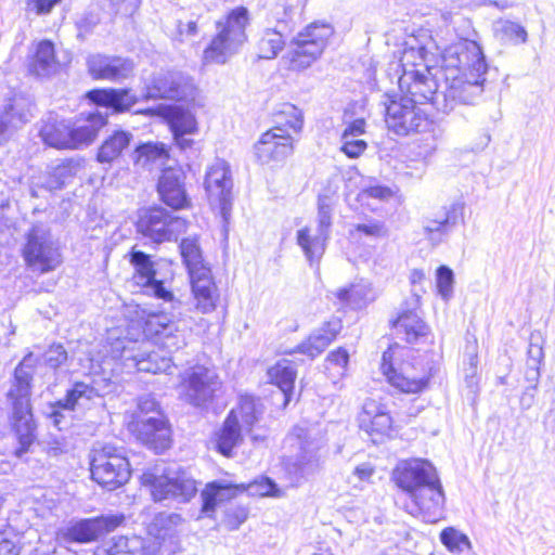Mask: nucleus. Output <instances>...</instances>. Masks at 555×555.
<instances>
[{
    "instance_id": "nucleus-24",
    "label": "nucleus",
    "mask_w": 555,
    "mask_h": 555,
    "mask_svg": "<svg viewBox=\"0 0 555 555\" xmlns=\"http://www.w3.org/2000/svg\"><path fill=\"white\" fill-rule=\"evenodd\" d=\"M138 438L156 453L170 448L171 428L163 413L152 416H140L134 424Z\"/></svg>"
},
{
    "instance_id": "nucleus-22",
    "label": "nucleus",
    "mask_w": 555,
    "mask_h": 555,
    "mask_svg": "<svg viewBox=\"0 0 555 555\" xmlns=\"http://www.w3.org/2000/svg\"><path fill=\"white\" fill-rule=\"evenodd\" d=\"M87 68L95 80L121 83L133 77L135 65L129 57L96 53L88 56Z\"/></svg>"
},
{
    "instance_id": "nucleus-55",
    "label": "nucleus",
    "mask_w": 555,
    "mask_h": 555,
    "mask_svg": "<svg viewBox=\"0 0 555 555\" xmlns=\"http://www.w3.org/2000/svg\"><path fill=\"white\" fill-rule=\"evenodd\" d=\"M454 273L448 266L441 264L436 270V286L442 299L449 300L453 294Z\"/></svg>"
},
{
    "instance_id": "nucleus-35",
    "label": "nucleus",
    "mask_w": 555,
    "mask_h": 555,
    "mask_svg": "<svg viewBox=\"0 0 555 555\" xmlns=\"http://www.w3.org/2000/svg\"><path fill=\"white\" fill-rule=\"evenodd\" d=\"M243 441L242 428L238 415L231 410L227 415L221 428L216 433L215 449L225 457L233 455V450Z\"/></svg>"
},
{
    "instance_id": "nucleus-25",
    "label": "nucleus",
    "mask_w": 555,
    "mask_h": 555,
    "mask_svg": "<svg viewBox=\"0 0 555 555\" xmlns=\"http://www.w3.org/2000/svg\"><path fill=\"white\" fill-rule=\"evenodd\" d=\"M115 388L109 379H93L91 384L74 382L66 390L64 398L57 400V404L65 406L68 413L78 408H87L94 398L104 397Z\"/></svg>"
},
{
    "instance_id": "nucleus-9",
    "label": "nucleus",
    "mask_w": 555,
    "mask_h": 555,
    "mask_svg": "<svg viewBox=\"0 0 555 555\" xmlns=\"http://www.w3.org/2000/svg\"><path fill=\"white\" fill-rule=\"evenodd\" d=\"M487 73L488 64L481 47L473 40H459L441 53L438 77Z\"/></svg>"
},
{
    "instance_id": "nucleus-12",
    "label": "nucleus",
    "mask_w": 555,
    "mask_h": 555,
    "mask_svg": "<svg viewBox=\"0 0 555 555\" xmlns=\"http://www.w3.org/2000/svg\"><path fill=\"white\" fill-rule=\"evenodd\" d=\"M126 520L122 513L102 514L100 516L70 520L56 532L57 540L64 544H88L98 541Z\"/></svg>"
},
{
    "instance_id": "nucleus-30",
    "label": "nucleus",
    "mask_w": 555,
    "mask_h": 555,
    "mask_svg": "<svg viewBox=\"0 0 555 555\" xmlns=\"http://www.w3.org/2000/svg\"><path fill=\"white\" fill-rule=\"evenodd\" d=\"M166 120L176 145L181 150L191 147L194 141L186 135L197 132L195 115L188 108L175 105L168 107Z\"/></svg>"
},
{
    "instance_id": "nucleus-56",
    "label": "nucleus",
    "mask_w": 555,
    "mask_h": 555,
    "mask_svg": "<svg viewBox=\"0 0 555 555\" xmlns=\"http://www.w3.org/2000/svg\"><path fill=\"white\" fill-rule=\"evenodd\" d=\"M245 492H248L250 495L278 496L280 489L273 479L263 476L245 485Z\"/></svg>"
},
{
    "instance_id": "nucleus-13",
    "label": "nucleus",
    "mask_w": 555,
    "mask_h": 555,
    "mask_svg": "<svg viewBox=\"0 0 555 555\" xmlns=\"http://www.w3.org/2000/svg\"><path fill=\"white\" fill-rule=\"evenodd\" d=\"M333 28L328 24L312 23L293 38L295 48L288 59L292 69L302 70L311 66L323 53Z\"/></svg>"
},
{
    "instance_id": "nucleus-52",
    "label": "nucleus",
    "mask_w": 555,
    "mask_h": 555,
    "mask_svg": "<svg viewBox=\"0 0 555 555\" xmlns=\"http://www.w3.org/2000/svg\"><path fill=\"white\" fill-rule=\"evenodd\" d=\"M182 521L183 518L180 514L162 512L155 515L151 527L156 531L157 537L165 538Z\"/></svg>"
},
{
    "instance_id": "nucleus-16",
    "label": "nucleus",
    "mask_w": 555,
    "mask_h": 555,
    "mask_svg": "<svg viewBox=\"0 0 555 555\" xmlns=\"http://www.w3.org/2000/svg\"><path fill=\"white\" fill-rule=\"evenodd\" d=\"M194 94L192 79L180 70L159 69L145 83V99L182 101Z\"/></svg>"
},
{
    "instance_id": "nucleus-58",
    "label": "nucleus",
    "mask_w": 555,
    "mask_h": 555,
    "mask_svg": "<svg viewBox=\"0 0 555 555\" xmlns=\"http://www.w3.org/2000/svg\"><path fill=\"white\" fill-rule=\"evenodd\" d=\"M66 412H68L67 409L59 405L56 400L49 403L43 413L46 417L51 421L54 427L59 430H63L69 426V420Z\"/></svg>"
},
{
    "instance_id": "nucleus-23",
    "label": "nucleus",
    "mask_w": 555,
    "mask_h": 555,
    "mask_svg": "<svg viewBox=\"0 0 555 555\" xmlns=\"http://www.w3.org/2000/svg\"><path fill=\"white\" fill-rule=\"evenodd\" d=\"M285 129L272 127L261 134L255 143V155L259 163L283 162L293 154L294 140L291 134H284Z\"/></svg>"
},
{
    "instance_id": "nucleus-37",
    "label": "nucleus",
    "mask_w": 555,
    "mask_h": 555,
    "mask_svg": "<svg viewBox=\"0 0 555 555\" xmlns=\"http://www.w3.org/2000/svg\"><path fill=\"white\" fill-rule=\"evenodd\" d=\"M330 238L312 232L309 227H304L296 232L297 245L301 248L306 260L311 268H319L320 261L326 250Z\"/></svg>"
},
{
    "instance_id": "nucleus-28",
    "label": "nucleus",
    "mask_w": 555,
    "mask_h": 555,
    "mask_svg": "<svg viewBox=\"0 0 555 555\" xmlns=\"http://www.w3.org/2000/svg\"><path fill=\"white\" fill-rule=\"evenodd\" d=\"M343 330V321L339 317H332L328 321L324 322L322 326L315 330L307 340L297 345L296 348L288 353L299 352L310 359L320 356L328 345L334 341L337 335Z\"/></svg>"
},
{
    "instance_id": "nucleus-40",
    "label": "nucleus",
    "mask_w": 555,
    "mask_h": 555,
    "mask_svg": "<svg viewBox=\"0 0 555 555\" xmlns=\"http://www.w3.org/2000/svg\"><path fill=\"white\" fill-rule=\"evenodd\" d=\"M268 376L283 395V406L286 408L292 401L294 386L297 377L295 365L286 359L278 361L268 370Z\"/></svg>"
},
{
    "instance_id": "nucleus-6",
    "label": "nucleus",
    "mask_w": 555,
    "mask_h": 555,
    "mask_svg": "<svg viewBox=\"0 0 555 555\" xmlns=\"http://www.w3.org/2000/svg\"><path fill=\"white\" fill-rule=\"evenodd\" d=\"M142 483L151 488L152 496L156 502L172 500L178 503H186L197 493L195 479L177 464L164 467L162 475L144 472Z\"/></svg>"
},
{
    "instance_id": "nucleus-59",
    "label": "nucleus",
    "mask_w": 555,
    "mask_h": 555,
    "mask_svg": "<svg viewBox=\"0 0 555 555\" xmlns=\"http://www.w3.org/2000/svg\"><path fill=\"white\" fill-rule=\"evenodd\" d=\"M215 486L206 485L204 490L201 493L202 498V508L201 512L207 517H211L215 513L216 508L221 505L219 498L215 493Z\"/></svg>"
},
{
    "instance_id": "nucleus-10",
    "label": "nucleus",
    "mask_w": 555,
    "mask_h": 555,
    "mask_svg": "<svg viewBox=\"0 0 555 555\" xmlns=\"http://www.w3.org/2000/svg\"><path fill=\"white\" fill-rule=\"evenodd\" d=\"M90 473L92 479L108 491L124 486L131 476L128 459L109 444L94 450L90 461Z\"/></svg>"
},
{
    "instance_id": "nucleus-47",
    "label": "nucleus",
    "mask_w": 555,
    "mask_h": 555,
    "mask_svg": "<svg viewBox=\"0 0 555 555\" xmlns=\"http://www.w3.org/2000/svg\"><path fill=\"white\" fill-rule=\"evenodd\" d=\"M441 544L453 554H462L465 550L472 548L467 534L454 527H447L439 534Z\"/></svg>"
},
{
    "instance_id": "nucleus-50",
    "label": "nucleus",
    "mask_w": 555,
    "mask_h": 555,
    "mask_svg": "<svg viewBox=\"0 0 555 555\" xmlns=\"http://www.w3.org/2000/svg\"><path fill=\"white\" fill-rule=\"evenodd\" d=\"M80 160L73 158L64 159L53 168L51 172V181L55 184V188L62 189L69 179L74 178L80 171Z\"/></svg>"
},
{
    "instance_id": "nucleus-43",
    "label": "nucleus",
    "mask_w": 555,
    "mask_h": 555,
    "mask_svg": "<svg viewBox=\"0 0 555 555\" xmlns=\"http://www.w3.org/2000/svg\"><path fill=\"white\" fill-rule=\"evenodd\" d=\"M179 248L189 275L197 271L199 272V269L210 268L204 260L203 253L196 237L183 238Z\"/></svg>"
},
{
    "instance_id": "nucleus-15",
    "label": "nucleus",
    "mask_w": 555,
    "mask_h": 555,
    "mask_svg": "<svg viewBox=\"0 0 555 555\" xmlns=\"http://www.w3.org/2000/svg\"><path fill=\"white\" fill-rule=\"evenodd\" d=\"M204 188L210 206L218 209L223 222L228 223L233 203V180L227 162L217 159L209 167L205 175Z\"/></svg>"
},
{
    "instance_id": "nucleus-4",
    "label": "nucleus",
    "mask_w": 555,
    "mask_h": 555,
    "mask_svg": "<svg viewBox=\"0 0 555 555\" xmlns=\"http://www.w3.org/2000/svg\"><path fill=\"white\" fill-rule=\"evenodd\" d=\"M128 258L133 268L132 280L141 287L143 294L164 302L173 301L175 296L170 285L175 272L170 260L154 259L153 256L134 247L129 251Z\"/></svg>"
},
{
    "instance_id": "nucleus-27",
    "label": "nucleus",
    "mask_w": 555,
    "mask_h": 555,
    "mask_svg": "<svg viewBox=\"0 0 555 555\" xmlns=\"http://www.w3.org/2000/svg\"><path fill=\"white\" fill-rule=\"evenodd\" d=\"M382 371L388 383L403 393H420L429 383V376L411 373L409 365L402 366L400 371L396 370L391 363L389 350L385 351L382 356Z\"/></svg>"
},
{
    "instance_id": "nucleus-17",
    "label": "nucleus",
    "mask_w": 555,
    "mask_h": 555,
    "mask_svg": "<svg viewBox=\"0 0 555 555\" xmlns=\"http://www.w3.org/2000/svg\"><path fill=\"white\" fill-rule=\"evenodd\" d=\"M464 211L465 203L457 198L425 217L423 220L425 237L434 246L443 243L459 224L464 223Z\"/></svg>"
},
{
    "instance_id": "nucleus-41",
    "label": "nucleus",
    "mask_w": 555,
    "mask_h": 555,
    "mask_svg": "<svg viewBox=\"0 0 555 555\" xmlns=\"http://www.w3.org/2000/svg\"><path fill=\"white\" fill-rule=\"evenodd\" d=\"M133 140V134L128 130L117 129L108 134L100 145L96 160L101 164H111L118 159Z\"/></svg>"
},
{
    "instance_id": "nucleus-60",
    "label": "nucleus",
    "mask_w": 555,
    "mask_h": 555,
    "mask_svg": "<svg viewBox=\"0 0 555 555\" xmlns=\"http://www.w3.org/2000/svg\"><path fill=\"white\" fill-rule=\"evenodd\" d=\"M62 0H26V10L38 16L50 14Z\"/></svg>"
},
{
    "instance_id": "nucleus-38",
    "label": "nucleus",
    "mask_w": 555,
    "mask_h": 555,
    "mask_svg": "<svg viewBox=\"0 0 555 555\" xmlns=\"http://www.w3.org/2000/svg\"><path fill=\"white\" fill-rule=\"evenodd\" d=\"M69 122L52 113L39 122V137L51 147L66 149L68 145Z\"/></svg>"
},
{
    "instance_id": "nucleus-1",
    "label": "nucleus",
    "mask_w": 555,
    "mask_h": 555,
    "mask_svg": "<svg viewBox=\"0 0 555 555\" xmlns=\"http://www.w3.org/2000/svg\"><path fill=\"white\" fill-rule=\"evenodd\" d=\"M396 486L410 499V513L426 522L438 521L446 495L436 467L424 459L400 461L392 472Z\"/></svg>"
},
{
    "instance_id": "nucleus-36",
    "label": "nucleus",
    "mask_w": 555,
    "mask_h": 555,
    "mask_svg": "<svg viewBox=\"0 0 555 555\" xmlns=\"http://www.w3.org/2000/svg\"><path fill=\"white\" fill-rule=\"evenodd\" d=\"M107 122V117L100 112L89 114L83 124L69 126L68 145L66 149H80L91 144L102 127Z\"/></svg>"
},
{
    "instance_id": "nucleus-32",
    "label": "nucleus",
    "mask_w": 555,
    "mask_h": 555,
    "mask_svg": "<svg viewBox=\"0 0 555 555\" xmlns=\"http://www.w3.org/2000/svg\"><path fill=\"white\" fill-rule=\"evenodd\" d=\"M87 96L92 103L112 109L114 113L128 112L138 103V96L129 88L93 89L87 93Z\"/></svg>"
},
{
    "instance_id": "nucleus-61",
    "label": "nucleus",
    "mask_w": 555,
    "mask_h": 555,
    "mask_svg": "<svg viewBox=\"0 0 555 555\" xmlns=\"http://www.w3.org/2000/svg\"><path fill=\"white\" fill-rule=\"evenodd\" d=\"M366 147L367 143L362 139H357L356 137L341 140L340 151L345 153L349 158H357L363 154Z\"/></svg>"
},
{
    "instance_id": "nucleus-5",
    "label": "nucleus",
    "mask_w": 555,
    "mask_h": 555,
    "mask_svg": "<svg viewBox=\"0 0 555 555\" xmlns=\"http://www.w3.org/2000/svg\"><path fill=\"white\" fill-rule=\"evenodd\" d=\"M292 446L297 448L294 456L285 459L283 468L292 486H299L321 468V442L310 430L295 426L288 436Z\"/></svg>"
},
{
    "instance_id": "nucleus-33",
    "label": "nucleus",
    "mask_w": 555,
    "mask_h": 555,
    "mask_svg": "<svg viewBox=\"0 0 555 555\" xmlns=\"http://www.w3.org/2000/svg\"><path fill=\"white\" fill-rule=\"evenodd\" d=\"M396 335L408 344H417L426 338L429 328L414 309L402 310L391 322Z\"/></svg>"
},
{
    "instance_id": "nucleus-64",
    "label": "nucleus",
    "mask_w": 555,
    "mask_h": 555,
    "mask_svg": "<svg viewBox=\"0 0 555 555\" xmlns=\"http://www.w3.org/2000/svg\"><path fill=\"white\" fill-rule=\"evenodd\" d=\"M248 517L247 508L243 506L229 507L225 512L227 522L230 529H237Z\"/></svg>"
},
{
    "instance_id": "nucleus-19",
    "label": "nucleus",
    "mask_w": 555,
    "mask_h": 555,
    "mask_svg": "<svg viewBox=\"0 0 555 555\" xmlns=\"http://www.w3.org/2000/svg\"><path fill=\"white\" fill-rule=\"evenodd\" d=\"M417 51L422 60L426 62V48L421 46ZM425 68L426 73L412 70L404 74V77L409 76L412 81L408 88L410 95L403 98L415 99V105L430 103L437 108L436 101H438L440 95H444L443 81L441 77H438V68L433 73L427 63H425Z\"/></svg>"
},
{
    "instance_id": "nucleus-31",
    "label": "nucleus",
    "mask_w": 555,
    "mask_h": 555,
    "mask_svg": "<svg viewBox=\"0 0 555 555\" xmlns=\"http://www.w3.org/2000/svg\"><path fill=\"white\" fill-rule=\"evenodd\" d=\"M120 357L125 360L127 367L135 369L140 372L172 374L171 370L176 366L172 358L162 356L155 350L133 353L124 347Z\"/></svg>"
},
{
    "instance_id": "nucleus-34",
    "label": "nucleus",
    "mask_w": 555,
    "mask_h": 555,
    "mask_svg": "<svg viewBox=\"0 0 555 555\" xmlns=\"http://www.w3.org/2000/svg\"><path fill=\"white\" fill-rule=\"evenodd\" d=\"M360 428L365 430L375 441L374 436L388 435L392 427V418L384 405L375 401L365 402L359 418Z\"/></svg>"
},
{
    "instance_id": "nucleus-39",
    "label": "nucleus",
    "mask_w": 555,
    "mask_h": 555,
    "mask_svg": "<svg viewBox=\"0 0 555 555\" xmlns=\"http://www.w3.org/2000/svg\"><path fill=\"white\" fill-rule=\"evenodd\" d=\"M287 24L278 21L275 27L264 28L259 34L257 42L258 57L262 60H273L285 47V31Z\"/></svg>"
},
{
    "instance_id": "nucleus-63",
    "label": "nucleus",
    "mask_w": 555,
    "mask_h": 555,
    "mask_svg": "<svg viewBox=\"0 0 555 555\" xmlns=\"http://www.w3.org/2000/svg\"><path fill=\"white\" fill-rule=\"evenodd\" d=\"M138 418L140 416H152L162 413L159 403L151 395H144L138 401Z\"/></svg>"
},
{
    "instance_id": "nucleus-29",
    "label": "nucleus",
    "mask_w": 555,
    "mask_h": 555,
    "mask_svg": "<svg viewBox=\"0 0 555 555\" xmlns=\"http://www.w3.org/2000/svg\"><path fill=\"white\" fill-rule=\"evenodd\" d=\"M189 278L196 309L202 313L212 312L219 300V292L211 269H199V272H194Z\"/></svg>"
},
{
    "instance_id": "nucleus-48",
    "label": "nucleus",
    "mask_w": 555,
    "mask_h": 555,
    "mask_svg": "<svg viewBox=\"0 0 555 555\" xmlns=\"http://www.w3.org/2000/svg\"><path fill=\"white\" fill-rule=\"evenodd\" d=\"M370 291L365 286L351 285L338 289L336 297L343 306L357 310L363 308L371 300L367 297Z\"/></svg>"
},
{
    "instance_id": "nucleus-53",
    "label": "nucleus",
    "mask_w": 555,
    "mask_h": 555,
    "mask_svg": "<svg viewBox=\"0 0 555 555\" xmlns=\"http://www.w3.org/2000/svg\"><path fill=\"white\" fill-rule=\"evenodd\" d=\"M327 197H319L318 199V215H317V233H320L327 238H331L333 214L332 207L327 203Z\"/></svg>"
},
{
    "instance_id": "nucleus-26",
    "label": "nucleus",
    "mask_w": 555,
    "mask_h": 555,
    "mask_svg": "<svg viewBox=\"0 0 555 555\" xmlns=\"http://www.w3.org/2000/svg\"><path fill=\"white\" fill-rule=\"evenodd\" d=\"M157 192L162 202L175 210L185 209L191 205L185 189V175L179 168L163 170L157 182Z\"/></svg>"
},
{
    "instance_id": "nucleus-44",
    "label": "nucleus",
    "mask_w": 555,
    "mask_h": 555,
    "mask_svg": "<svg viewBox=\"0 0 555 555\" xmlns=\"http://www.w3.org/2000/svg\"><path fill=\"white\" fill-rule=\"evenodd\" d=\"M304 125L302 114L293 104H283L282 109L274 115V126L285 129L284 134L300 132Z\"/></svg>"
},
{
    "instance_id": "nucleus-3",
    "label": "nucleus",
    "mask_w": 555,
    "mask_h": 555,
    "mask_svg": "<svg viewBox=\"0 0 555 555\" xmlns=\"http://www.w3.org/2000/svg\"><path fill=\"white\" fill-rule=\"evenodd\" d=\"M249 11L241 5L232 9L223 20L216 22L217 34L203 52L204 64H225L247 41L246 27Z\"/></svg>"
},
{
    "instance_id": "nucleus-7",
    "label": "nucleus",
    "mask_w": 555,
    "mask_h": 555,
    "mask_svg": "<svg viewBox=\"0 0 555 555\" xmlns=\"http://www.w3.org/2000/svg\"><path fill=\"white\" fill-rule=\"evenodd\" d=\"M22 256L28 268L41 273L55 270L62 262L59 244L42 223L33 224L27 231Z\"/></svg>"
},
{
    "instance_id": "nucleus-14",
    "label": "nucleus",
    "mask_w": 555,
    "mask_h": 555,
    "mask_svg": "<svg viewBox=\"0 0 555 555\" xmlns=\"http://www.w3.org/2000/svg\"><path fill=\"white\" fill-rule=\"evenodd\" d=\"M385 121L390 131L401 137L422 133L431 127L428 115L415 105V99L391 100L385 106Z\"/></svg>"
},
{
    "instance_id": "nucleus-62",
    "label": "nucleus",
    "mask_w": 555,
    "mask_h": 555,
    "mask_svg": "<svg viewBox=\"0 0 555 555\" xmlns=\"http://www.w3.org/2000/svg\"><path fill=\"white\" fill-rule=\"evenodd\" d=\"M354 231L369 237H382L387 233L385 223L379 220H371L369 223H358L354 225Z\"/></svg>"
},
{
    "instance_id": "nucleus-42",
    "label": "nucleus",
    "mask_w": 555,
    "mask_h": 555,
    "mask_svg": "<svg viewBox=\"0 0 555 555\" xmlns=\"http://www.w3.org/2000/svg\"><path fill=\"white\" fill-rule=\"evenodd\" d=\"M54 68V44L50 40H42L37 46L36 53L28 65V72L37 77H47Z\"/></svg>"
},
{
    "instance_id": "nucleus-18",
    "label": "nucleus",
    "mask_w": 555,
    "mask_h": 555,
    "mask_svg": "<svg viewBox=\"0 0 555 555\" xmlns=\"http://www.w3.org/2000/svg\"><path fill=\"white\" fill-rule=\"evenodd\" d=\"M464 211L465 203L457 198L425 217L423 220L425 237L434 246L443 243L459 224L464 223Z\"/></svg>"
},
{
    "instance_id": "nucleus-57",
    "label": "nucleus",
    "mask_w": 555,
    "mask_h": 555,
    "mask_svg": "<svg viewBox=\"0 0 555 555\" xmlns=\"http://www.w3.org/2000/svg\"><path fill=\"white\" fill-rule=\"evenodd\" d=\"M208 483L210 486H215V493L219 498L221 504L234 499L237 494L245 492V483H232L227 480H215Z\"/></svg>"
},
{
    "instance_id": "nucleus-8",
    "label": "nucleus",
    "mask_w": 555,
    "mask_h": 555,
    "mask_svg": "<svg viewBox=\"0 0 555 555\" xmlns=\"http://www.w3.org/2000/svg\"><path fill=\"white\" fill-rule=\"evenodd\" d=\"M180 378L183 400L199 410H207L222 387L217 372L202 364L185 369Z\"/></svg>"
},
{
    "instance_id": "nucleus-2",
    "label": "nucleus",
    "mask_w": 555,
    "mask_h": 555,
    "mask_svg": "<svg viewBox=\"0 0 555 555\" xmlns=\"http://www.w3.org/2000/svg\"><path fill=\"white\" fill-rule=\"evenodd\" d=\"M38 359L28 352L14 369L12 385L8 391L11 404V427L17 440L18 447L14 455L21 459L29 452L30 447L37 440V424L33 414L30 402L33 378Z\"/></svg>"
},
{
    "instance_id": "nucleus-21",
    "label": "nucleus",
    "mask_w": 555,
    "mask_h": 555,
    "mask_svg": "<svg viewBox=\"0 0 555 555\" xmlns=\"http://www.w3.org/2000/svg\"><path fill=\"white\" fill-rule=\"evenodd\" d=\"M35 103L30 95L14 93L0 107V144L8 141L13 131L22 128L34 117Z\"/></svg>"
},
{
    "instance_id": "nucleus-45",
    "label": "nucleus",
    "mask_w": 555,
    "mask_h": 555,
    "mask_svg": "<svg viewBox=\"0 0 555 555\" xmlns=\"http://www.w3.org/2000/svg\"><path fill=\"white\" fill-rule=\"evenodd\" d=\"M105 555H145L144 541L137 535L115 537L105 550Z\"/></svg>"
},
{
    "instance_id": "nucleus-49",
    "label": "nucleus",
    "mask_w": 555,
    "mask_h": 555,
    "mask_svg": "<svg viewBox=\"0 0 555 555\" xmlns=\"http://www.w3.org/2000/svg\"><path fill=\"white\" fill-rule=\"evenodd\" d=\"M165 317L157 315L154 319L150 320V326L155 327L154 333L157 336L164 337L166 340L163 343L167 348L175 347L176 349L181 348L184 344L183 338L178 340V336L173 335V332L177 331V326L172 321H165Z\"/></svg>"
},
{
    "instance_id": "nucleus-11",
    "label": "nucleus",
    "mask_w": 555,
    "mask_h": 555,
    "mask_svg": "<svg viewBox=\"0 0 555 555\" xmlns=\"http://www.w3.org/2000/svg\"><path fill=\"white\" fill-rule=\"evenodd\" d=\"M487 73L441 77L444 87V95H440L437 111L449 114L457 104L476 105L482 99L487 83Z\"/></svg>"
},
{
    "instance_id": "nucleus-54",
    "label": "nucleus",
    "mask_w": 555,
    "mask_h": 555,
    "mask_svg": "<svg viewBox=\"0 0 555 555\" xmlns=\"http://www.w3.org/2000/svg\"><path fill=\"white\" fill-rule=\"evenodd\" d=\"M33 354L38 359L36 365L42 361L44 365L53 370L59 369L67 361V351L62 344L51 345L41 357H38L35 353ZM36 367L37 366H35V369Z\"/></svg>"
},
{
    "instance_id": "nucleus-51",
    "label": "nucleus",
    "mask_w": 555,
    "mask_h": 555,
    "mask_svg": "<svg viewBox=\"0 0 555 555\" xmlns=\"http://www.w3.org/2000/svg\"><path fill=\"white\" fill-rule=\"evenodd\" d=\"M238 413L245 426L253 427L262 414V405L258 399L253 396H242L240 398Z\"/></svg>"
},
{
    "instance_id": "nucleus-46",
    "label": "nucleus",
    "mask_w": 555,
    "mask_h": 555,
    "mask_svg": "<svg viewBox=\"0 0 555 555\" xmlns=\"http://www.w3.org/2000/svg\"><path fill=\"white\" fill-rule=\"evenodd\" d=\"M168 150L160 142H145L135 146L132 152V160L135 165L145 167L149 163L166 158Z\"/></svg>"
},
{
    "instance_id": "nucleus-20",
    "label": "nucleus",
    "mask_w": 555,
    "mask_h": 555,
    "mask_svg": "<svg viewBox=\"0 0 555 555\" xmlns=\"http://www.w3.org/2000/svg\"><path fill=\"white\" fill-rule=\"evenodd\" d=\"M181 227L182 220L163 207L150 208L140 216L137 223L138 232L155 243L176 240Z\"/></svg>"
}]
</instances>
